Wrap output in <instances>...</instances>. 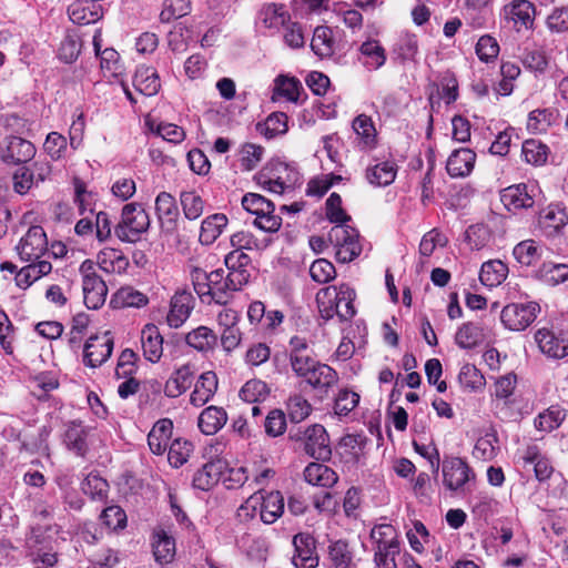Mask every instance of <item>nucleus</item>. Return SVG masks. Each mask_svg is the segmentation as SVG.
<instances>
[{
  "mask_svg": "<svg viewBox=\"0 0 568 568\" xmlns=\"http://www.w3.org/2000/svg\"><path fill=\"white\" fill-rule=\"evenodd\" d=\"M326 217L329 222L337 224H347L351 216L342 207V197L337 193H332L326 200Z\"/></svg>",
  "mask_w": 568,
  "mask_h": 568,
  "instance_id": "nucleus-60",
  "label": "nucleus"
},
{
  "mask_svg": "<svg viewBox=\"0 0 568 568\" xmlns=\"http://www.w3.org/2000/svg\"><path fill=\"white\" fill-rule=\"evenodd\" d=\"M301 89L302 84L295 78L278 75L274 82V92L286 98L291 102H296L298 100Z\"/></svg>",
  "mask_w": 568,
  "mask_h": 568,
  "instance_id": "nucleus-54",
  "label": "nucleus"
},
{
  "mask_svg": "<svg viewBox=\"0 0 568 568\" xmlns=\"http://www.w3.org/2000/svg\"><path fill=\"white\" fill-rule=\"evenodd\" d=\"M180 202L187 220H196L203 214L204 201L195 191L182 192Z\"/></svg>",
  "mask_w": 568,
  "mask_h": 568,
  "instance_id": "nucleus-46",
  "label": "nucleus"
},
{
  "mask_svg": "<svg viewBox=\"0 0 568 568\" xmlns=\"http://www.w3.org/2000/svg\"><path fill=\"white\" fill-rule=\"evenodd\" d=\"M305 480L314 486L332 487L338 479L337 474L327 465L311 463L304 469Z\"/></svg>",
  "mask_w": 568,
  "mask_h": 568,
  "instance_id": "nucleus-35",
  "label": "nucleus"
},
{
  "mask_svg": "<svg viewBox=\"0 0 568 568\" xmlns=\"http://www.w3.org/2000/svg\"><path fill=\"white\" fill-rule=\"evenodd\" d=\"M287 131V115L283 112H274L270 114L264 122L262 133L272 139L276 135L284 134Z\"/></svg>",
  "mask_w": 568,
  "mask_h": 568,
  "instance_id": "nucleus-63",
  "label": "nucleus"
},
{
  "mask_svg": "<svg viewBox=\"0 0 568 568\" xmlns=\"http://www.w3.org/2000/svg\"><path fill=\"white\" fill-rule=\"evenodd\" d=\"M557 113L549 109H537L529 113L527 128L532 133H544L556 121Z\"/></svg>",
  "mask_w": 568,
  "mask_h": 568,
  "instance_id": "nucleus-44",
  "label": "nucleus"
},
{
  "mask_svg": "<svg viewBox=\"0 0 568 568\" xmlns=\"http://www.w3.org/2000/svg\"><path fill=\"white\" fill-rule=\"evenodd\" d=\"M113 338L110 332L91 336L84 345V364L90 367L102 365L112 354Z\"/></svg>",
  "mask_w": 568,
  "mask_h": 568,
  "instance_id": "nucleus-13",
  "label": "nucleus"
},
{
  "mask_svg": "<svg viewBox=\"0 0 568 568\" xmlns=\"http://www.w3.org/2000/svg\"><path fill=\"white\" fill-rule=\"evenodd\" d=\"M67 447L78 456H84L88 450L87 432L77 423H71L64 434Z\"/></svg>",
  "mask_w": 568,
  "mask_h": 568,
  "instance_id": "nucleus-43",
  "label": "nucleus"
},
{
  "mask_svg": "<svg viewBox=\"0 0 568 568\" xmlns=\"http://www.w3.org/2000/svg\"><path fill=\"white\" fill-rule=\"evenodd\" d=\"M353 129L362 138L365 145H373L375 142L376 130L372 119L366 114H359L353 121Z\"/></svg>",
  "mask_w": 568,
  "mask_h": 568,
  "instance_id": "nucleus-62",
  "label": "nucleus"
},
{
  "mask_svg": "<svg viewBox=\"0 0 568 568\" xmlns=\"http://www.w3.org/2000/svg\"><path fill=\"white\" fill-rule=\"evenodd\" d=\"M480 335L479 327L469 322L459 327L456 333L455 341L462 348H471L478 344Z\"/></svg>",
  "mask_w": 568,
  "mask_h": 568,
  "instance_id": "nucleus-59",
  "label": "nucleus"
},
{
  "mask_svg": "<svg viewBox=\"0 0 568 568\" xmlns=\"http://www.w3.org/2000/svg\"><path fill=\"white\" fill-rule=\"evenodd\" d=\"M286 409L291 422L301 423L310 416L312 406L304 396L295 394L287 399Z\"/></svg>",
  "mask_w": 568,
  "mask_h": 568,
  "instance_id": "nucleus-49",
  "label": "nucleus"
},
{
  "mask_svg": "<svg viewBox=\"0 0 568 568\" xmlns=\"http://www.w3.org/2000/svg\"><path fill=\"white\" fill-rule=\"evenodd\" d=\"M191 0H165L164 8L160 13L162 22H171L172 20L184 17L190 11Z\"/></svg>",
  "mask_w": 568,
  "mask_h": 568,
  "instance_id": "nucleus-58",
  "label": "nucleus"
},
{
  "mask_svg": "<svg viewBox=\"0 0 568 568\" xmlns=\"http://www.w3.org/2000/svg\"><path fill=\"white\" fill-rule=\"evenodd\" d=\"M310 275L316 283L325 284L335 278L336 270L328 260L318 258L312 263L310 267Z\"/></svg>",
  "mask_w": 568,
  "mask_h": 568,
  "instance_id": "nucleus-56",
  "label": "nucleus"
},
{
  "mask_svg": "<svg viewBox=\"0 0 568 568\" xmlns=\"http://www.w3.org/2000/svg\"><path fill=\"white\" fill-rule=\"evenodd\" d=\"M242 206L256 217L253 224L260 230L273 233L280 230L282 217L274 214L275 205L257 193H247L242 199Z\"/></svg>",
  "mask_w": 568,
  "mask_h": 568,
  "instance_id": "nucleus-4",
  "label": "nucleus"
},
{
  "mask_svg": "<svg viewBox=\"0 0 568 568\" xmlns=\"http://www.w3.org/2000/svg\"><path fill=\"white\" fill-rule=\"evenodd\" d=\"M521 154L527 163L541 165L547 161V146L538 140H526L523 143Z\"/></svg>",
  "mask_w": 568,
  "mask_h": 568,
  "instance_id": "nucleus-50",
  "label": "nucleus"
},
{
  "mask_svg": "<svg viewBox=\"0 0 568 568\" xmlns=\"http://www.w3.org/2000/svg\"><path fill=\"white\" fill-rule=\"evenodd\" d=\"M356 293L348 284L331 285L321 288L316 302L323 318L331 320L337 315L342 321L351 320L356 311L354 301Z\"/></svg>",
  "mask_w": 568,
  "mask_h": 568,
  "instance_id": "nucleus-2",
  "label": "nucleus"
},
{
  "mask_svg": "<svg viewBox=\"0 0 568 568\" xmlns=\"http://www.w3.org/2000/svg\"><path fill=\"white\" fill-rule=\"evenodd\" d=\"M535 341L542 354L550 358H562L568 355V333L540 328L535 334Z\"/></svg>",
  "mask_w": 568,
  "mask_h": 568,
  "instance_id": "nucleus-12",
  "label": "nucleus"
},
{
  "mask_svg": "<svg viewBox=\"0 0 568 568\" xmlns=\"http://www.w3.org/2000/svg\"><path fill=\"white\" fill-rule=\"evenodd\" d=\"M524 462L525 465L532 466L535 476L539 481L548 479L554 473V468L550 462L532 449L527 450V454L524 457Z\"/></svg>",
  "mask_w": 568,
  "mask_h": 568,
  "instance_id": "nucleus-51",
  "label": "nucleus"
},
{
  "mask_svg": "<svg viewBox=\"0 0 568 568\" xmlns=\"http://www.w3.org/2000/svg\"><path fill=\"white\" fill-rule=\"evenodd\" d=\"M568 223V214L559 204L544 209L538 219V225L547 237L557 236Z\"/></svg>",
  "mask_w": 568,
  "mask_h": 568,
  "instance_id": "nucleus-17",
  "label": "nucleus"
},
{
  "mask_svg": "<svg viewBox=\"0 0 568 568\" xmlns=\"http://www.w3.org/2000/svg\"><path fill=\"white\" fill-rule=\"evenodd\" d=\"M133 85L136 91L146 97L155 95L161 88L156 70L151 67L138 68L133 77Z\"/></svg>",
  "mask_w": 568,
  "mask_h": 568,
  "instance_id": "nucleus-31",
  "label": "nucleus"
},
{
  "mask_svg": "<svg viewBox=\"0 0 568 568\" xmlns=\"http://www.w3.org/2000/svg\"><path fill=\"white\" fill-rule=\"evenodd\" d=\"M226 470V460L222 458L211 459L194 474L193 486L201 490H209L225 476Z\"/></svg>",
  "mask_w": 568,
  "mask_h": 568,
  "instance_id": "nucleus-16",
  "label": "nucleus"
},
{
  "mask_svg": "<svg viewBox=\"0 0 568 568\" xmlns=\"http://www.w3.org/2000/svg\"><path fill=\"white\" fill-rule=\"evenodd\" d=\"M155 212L160 220L166 217L170 221L178 214V205L173 195L168 192H161L155 199Z\"/></svg>",
  "mask_w": 568,
  "mask_h": 568,
  "instance_id": "nucleus-64",
  "label": "nucleus"
},
{
  "mask_svg": "<svg viewBox=\"0 0 568 568\" xmlns=\"http://www.w3.org/2000/svg\"><path fill=\"white\" fill-rule=\"evenodd\" d=\"M153 555L160 564L172 561L175 555L174 539L163 528H156L153 532Z\"/></svg>",
  "mask_w": 568,
  "mask_h": 568,
  "instance_id": "nucleus-36",
  "label": "nucleus"
},
{
  "mask_svg": "<svg viewBox=\"0 0 568 568\" xmlns=\"http://www.w3.org/2000/svg\"><path fill=\"white\" fill-rule=\"evenodd\" d=\"M328 557L331 560V568H356L353 560V554L349 550L347 542L337 540L329 545Z\"/></svg>",
  "mask_w": 568,
  "mask_h": 568,
  "instance_id": "nucleus-42",
  "label": "nucleus"
},
{
  "mask_svg": "<svg viewBox=\"0 0 568 568\" xmlns=\"http://www.w3.org/2000/svg\"><path fill=\"white\" fill-rule=\"evenodd\" d=\"M376 541L375 564L377 568H397L395 557L399 555V542L390 525H381L371 532Z\"/></svg>",
  "mask_w": 568,
  "mask_h": 568,
  "instance_id": "nucleus-6",
  "label": "nucleus"
},
{
  "mask_svg": "<svg viewBox=\"0 0 568 568\" xmlns=\"http://www.w3.org/2000/svg\"><path fill=\"white\" fill-rule=\"evenodd\" d=\"M69 18L77 24H90L102 18V7L94 0H78L68 7Z\"/></svg>",
  "mask_w": 568,
  "mask_h": 568,
  "instance_id": "nucleus-19",
  "label": "nucleus"
},
{
  "mask_svg": "<svg viewBox=\"0 0 568 568\" xmlns=\"http://www.w3.org/2000/svg\"><path fill=\"white\" fill-rule=\"evenodd\" d=\"M27 265L21 267L16 275V283L20 288H28L36 281L48 275L52 271L50 261L39 258L37 261H28Z\"/></svg>",
  "mask_w": 568,
  "mask_h": 568,
  "instance_id": "nucleus-22",
  "label": "nucleus"
},
{
  "mask_svg": "<svg viewBox=\"0 0 568 568\" xmlns=\"http://www.w3.org/2000/svg\"><path fill=\"white\" fill-rule=\"evenodd\" d=\"M149 227L150 217L148 212L140 204L129 203L123 206L121 222L114 231L121 241L134 243Z\"/></svg>",
  "mask_w": 568,
  "mask_h": 568,
  "instance_id": "nucleus-3",
  "label": "nucleus"
},
{
  "mask_svg": "<svg viewBox=\"0 0 568 568\" xmlns=\"http://www.w3.org/2000/svg\"><path fill=\"white\" fill-rule=\"evenodd\" d=\"M291 437L295 440H304V449L313 458L322 460L331 458L329 438L324 426L314 424L307 427L303 434L300 430L292 433Z\"/></svg>",
  "mask_w": 568,
  "mask_h": 568,
  "instance_id": "nucleus-8",
  "label": "nucleus"
},
{
  "mask_svg": "<svg viewBox=\"0 0 568 568\" xmlns=\"http://www.w3.org/2000/svg\"><path fill=\"white\" fill-rule=\"evenodd\" d=\"M21 262L37 261L48 252V239L42 226L32 225L14 247Z\"/></svg>",
  "mask_w": 568,
  "mask_h": 568,
  "instance_id": "nucleus-9",
  "label": "nucleus"
},
{
  "mask_svg": "<svg viewBox=\"0 0 568 568\" xmlns=\"http://www.w3.org/2000/svg\"><path fill=\"white\" fill-rule=\"evenodd\" d=\"M108 488L106 480L95 474H89L81 485L83 494L93 500H103L108 495Z\"/></svg>",
  "mask_w": 568,
  "mask_h": 568,
  "instance_id": "nucleus-52",
  "label": "nucleus"
},
{
  "mask_svg": "<svg viewBox=\"0 0 568 568\" xmlns=\"http://www.w3.org/2000/svg\"><path fill=\"white\" fill-rule=\"evenodd\" d=\"M231 245L234 250H243L253 251V250H263L267 246V242L264 240L256 239L248 231H239L231 235Z\"/></svg>",
  "mask_w": 568,
  "mask_h": 568,
  "instance_id": "nucleus-53",
  "label": "nucleus"
},
{
  "mask_svg": "<svg viewBox=\"0 0 568 568\" xmlns=\"http://www.w3.org/2000/svg\"><path fill=\"white\" fill-rule=\"evenodd\" d=\"M98 265L106 273L122 272L129 265L124 254L115 248L105 247L97 256Z\"/></svg>",
  "mask_w": 568,
  "mask_h": 568,
  "instance_id": "nucleus-38",
  "label": "nucleus"
},
{
  "mask_svg": "<svg viewBox=\"0 0 568 568\" xmlns=\"http://www.w3.org/2000/svg\"><path fill=\"white\" fill-rule=\"evenodd\" d=\"M535 6L528 0H514L501 10V14L508 22H513L517 31L521 28H532L535 20Z\"/></svg>",
  "mask_w": 568,
  "mask_h": 568,
  "instance_id": "nucleus-15",
  "label": "nucleus"
},
{
  "mask_svg": "<svg viewBox=\"0 0 568 568\" xmlns=\"http://www.w3.org/2000/svg\"><path fill=\"white\" fill-rule=\"evenodd\" d=\"M474 478V471L463 458L445 457L443 460V483L448 490L457 491Z\"/></svg>",
  "mask_w": 568,
  "mask_h": 568,
  "instance_id": "nucleus-11",
  "label": "nucleus"
},
{
  "mask_svg": "<svg viewBox=\"0 0 568 568\" xmlns=\"http://www.w3.org/2000/svg\"><path fill=\"white\" fill-rule=\"evenodd\" d=\"M508 274L507 265L500 260H491L481 265L479 280L488 287H495L501 284Z\"/></svg>",
  "mask_w": 568,
  "mask_h": 568,
  "instance_id": "nucleus-37",
  "label": "nucleus"
},
{
  "mask_svg": "<svg viewBox=\"0 0 568 568\" xmlns=\"http://www.w3.org/2000/svg\"><path fill=\"white\" fill-rule=\"evenodd\" d=\"M82 290L83 301L88 308L98 310L105 303L108 287L100 276L82 280Z\"/></svg>",
  "mask_w": 568,
  "mask_h": 568,
  "instance_id": "nucleus-27",
  "label": "nucleus"
},
{
  "mask_svg": "<svg viewBox=\"0 0 568 568\" xmlns=\"http://www.w3.org/2000/svg\"><path fill=\"white\" fill-rule=\"evenodd\" d=\"M193 303L194 298L190 292L175 293L171 298L170 311L166 316L169 326L174 328L182 326L193 310Z\"/></svg>",
  "mask_w": 568,
  "mask_h": 568,
  "instance_id": "nucleus-18",
  "label": "nucleus"
},
{
  "mask_svg": "<svg viewBox=\"0 0 568 568\" xmlns=\"http://www.w3.org/2000/svg\"><path fill=\"white\" fill-rule=\"evenodd\" d=\"M541 246L532 240L518 243L513 251L514 257L523 265L530 266L541 256Z\"/></svg>",
  "mask_w": 568,
  "mask_h": 568,
  "instance_id": "nucleus-45",
  "label": "nucleus"
},
{
  "mask_svg": "<svg viewBox=\"0 0 568 568\" xmlns=\"http://www.w3.org/2000/svg\"><path fill=\"white\" fill-rule=\"evenodd\" d=\"M273 171L274 170L268 171L267 169H264L258 172L254 179L263 189L275 194H282L287 185L285 181H283L282 178Z\"/></svg>",
  "mask_w": 568,
  "mask_h": 568,
  "instance_id": "nucleus-57",
  "label": "nucleus"
},
{
  "mask_svg": "<svg viewBox=\"0 0 568 568\" xmlns=\"http://www.w3.org/2000/svg\"><path fill=\"white\" fill-rule=\"evenodd\" d=\"M358 61L367 70H378L386 62V52L379 41L369 39L363 42L359 48Z\"/></svg>",
  "mask_w": 568,
  "mask_h": 568,
  "instance_id": "nucleus-26",
  "label": "nucleus"
},
{
  "mask_svg": "<svg viewBox=\"0 0 568 568\" xmlns=\"http://www.w3.org/2000/svg\"><path fill=\"white\" fill-rule=\"evenodd\" d=\"M328 241L335 247L336 260L341 263H349L362 253L359 234L348 224L334 225L328 232Z\"/></svg>",
  "mask_w": 568,
  "mask_h": 568,
  "instance_id": "nucleus-5",
  "label": "nucleus"
},
{
  "mask_svg": "<svg viewBox=\"0 0 568 568\" xmlns=\"http://www.w3.org/2000/svg\"><path fill=\"white\" fill-rule=\"evenodd\" d=\"M185 342L197 352L206 354L215 349L217 336L207 326H199L186 334Z\"/></svg>",
  "mask_w": 568,
  "mask_h": 568,
  "instance_id": "nucleus-32",
  "label": "nucleus"
},
{
  "mask_svg": "<svg viewBox=\"0 0 568 568\" xmlns=\"http://www.w3.org/2000/svg\"><path fill=\"white\" fill-rule=\"evenodd\" d=\"M193 452V444L186 439L175 438L169 446L168 460L173 467H180L187 462Z\"/></svg>",
  "mask_w": 568,
  "mask_h": 568,
  "instance_id": "nucleus-47",
  "label": "nucleus"
},
{
  "mask_svg": "<svg viewBox=\"0 0 568 568\" xmlns=\"http://www.w3.org/2000/svg\"><path fill=\"white\" fill-rule=\"evenodd\" d=\"M195 371L191 364H184L173 371L164 385L166 397L176 398L182 395L193 382Z\"/></svg>",
  "mask_w": 568,
  "mask_h": 568,
  "instance_id": "nucleus-20",
  "label": "nucleus"
},
{
  "mask_svg": "<svg viewBox=\"0 0 568 568\" xmlns=\"http://www.w3.org/2000/svg\"><path fill=\"white\" fill-rule=\"evenodd\" d=\"M227 422V413L223 407L209 406L199 416L197 426L205 435L216 434Z\"/></svg>",
  "mask_w": 568,
  "mask_h": 568,
  "instance_id": "nucleus-29",
  "label": "nucleus"
},
{
  "mask_svg": "<svg viewBox=\"0 0 568 568\" xmlns=\"http://www.w3.org/2000/svg\"><path fill=\"white\" fill-rule=\"evenodd\" d=\"M336 41L333 30L327 26H318L315 28L311 41L313 52L322 58H331L336 51Z\"/></svg>",
  "mask_w": 568,
  "mask_h": 568,
  "instance_id": "nucleus-30",
  "label": "nucleus"
},
{
  "mask_svg": "<svg viewBox=\"0 0 568 568\" xmlns=\"http://www.w3.org/2000/svg\"><path fill=\"white\" fill-rule=\"evenodd\" d=\"M36 146L28 140L8 135L0 142V160L6 164L18 165L31 161Z\"/></svg>",
  "mask_w": 568,
  "mask_h": 568,
  "instance_id": "nucleus-10",
  "label": "nucleus"
},
{
  "mask_svg": "<svg viewBox=\"0 0 568 568\" xmlns=\"http://www.w3.org/2000/svg\"><path fill=\"white\" fill-rule=\"evenodd\" d=\"M501 201L508 210L529 209L535 200L528 193L526 184H517L506 187L501 193Z\"/></svg>",
  "mask_w": 568,
  "mask_h": 568,
  "instance_id": "nucleus-33",
  "label": "nucleus"
},
{
  "mask_svg": "<svg viewBox=\"0 0 568 568\" xmlns=\"http://www.w3.org/2000/svg\"><path fill=\"white\" fill-rule=\"evenodd\" d=\"M535 276L545 284L555 286L568 281V265L552 262L542 263Z\"/></svg>",
  "mask_w": 568,
  "mask_h": 568,
  "instance_id": "nucleus-40",
  "label": "nucleus"
},
{
  "mask_svg": "<svg viewBox=\"0 0 568 568\" xmlns=\"http://www.w3.org/2000/svg\"><path fill=\"white\" fill-rule=\"evenodd\" d=\"M210 293L206 295V303L215 302L225 305L235 292L229 282L225 270L217 268L211 272Z\"/></svg>",
  "mask_w": 568,
  "mask_h": 568,
  "instance_id": "nucleus-23",
  "label": "nucleus"
},
{
  "mask_svg": "<svg viewBox=\"0 0 568 568\" xmlns=\"http://www.w3.org/2000/svg\"><path fill=\"white\" fill-rule=\"evenodd\" d=\"M539 312L540 306L536 302L510 303L501 310L500 320L509 331L520 332L536 320Z\"/></svg>",
  "mask_w": 568,
  "mask_h": 568,
  "instance_id": "nucleus-7",
  "label": "nucleus"
},
{
  "mask_svg": "<svg viewBox=\"0 0 568 568\" xmlns=\"http://www.w3.org/2000/svg\"><path fill=\"white\" fill-rule=\"evenodd\" d=\"M476 161V153L467 148L455 150L446 163L447 173L452 178H465L470 174Z\"/></svg>",
  "mask_w": 568,
  "mask_h": 568,
  "instance_id": "nucleus-21",
  "label": "nucleus"
},
{
  "mask_svg": "<svg viewBox=\"0 0 568 568\" xmlns=\"http://www.w3.org/2000/svg\"><path fill=\"white\" fill-rule=\"evenodd\" d=\"M293 374L314 390L327 394L338 382V374L316 359L315 354L288 357Z\"/></svg>",
  "mask_w": 568,
  "mask_h": 568,
  "instance_id": "nucleus-1",
  "label": "nucleus"
},
{
  "mask_svg": "<svg viewBox=\"0 0 568 568\" xmlns=\"http://www.w3.org/2000/svg\"><path fill=\"white\" fill-rule=\"evenodd\" d=\"M172 429L173 423L169 418H162L154 424L148 435V444L153 454L162 455L166 450Z\"/></svg>",
  "mask_w": 568,
  "mask_h": 568,
  "instance_id": "nucleus-28",
  "label": "nucleus"
},
{
  "mask_svg": "<svg viewBox=\"0 0 568 568\" xmlns=\"http://www.w3.org/2000/svg\"><path fill=\"white\" fill-rule=\"evenodd\" d=\"M261 519L265 524H273L284 511V498L280 491H271L262 497Z\"/></svg>",
  "mask_w": 568,
  "mask_h": 568,
  "instance_id": "nucleus-41",
  "label": "nucleus"
},
{
  "mask_svg": "<svg viewBox=\"0 0 568 568\" xmlns=\"http://www.w3.org/2000/svg\"><path fill=\"white\" fill-rule=\"evenodd\" d=\"M294 555L292 562L295 568H316L318 566V555L316 552V541L310 534H297L293 537Z\"/></svg>",
  "mask_w": 568,
  "mask_h": 568,
  "instance_id": "nucleus-14",
  "label": "nucleus"
},
{
  "mask_svg": "<svg viewBox=\"0 0 568 568\" xmlns=\"http://www.w3.org/2000/svg\"><path fill=\"white\" fill-rule=\"evenodd\" d=\"M497 436L494 433H487L485 436L477 439L473 455L481 460H491L497 452Z\"/></svg>",
  "mask_w": 568,
  "mask_h": 568,
  "instance_id": "nucleus-55",
  "label": "nucleus"
},
{
  "mask_svg": "<svg viewBox=\"0 0 568 568\" xmlns=\"http://www.w3.org/2000/svg\"><path fill=\"white\" fill-rule=\"evenodd\" d=\"M146 123L152 132L156 133L169 142L178 144L181 143L185 138L184 130L176 124L159 123L158 125H154L151 121H148Z\"/></svg>",
  "mask_w": 568,
  "mask_h": 568,
  "instance_id": "nucleus-61",
  "label": "nucleus"
},
{
  "mask_svg": "<svg viewBox=\"0 0 568 568\" xmlns=\"http://www.w3.org/2000/svg\"><path fill=\"white\" fill-rule=\"evenodd\" d=\"M219 381L216 374L212 371L200 375L194 390L190 395V403L195 407L205 405L215 394Z\"/></svg>",
  "mask_w": 568,
  "mask_h": 568,
  "instance_id": "nucleus-24",
  "label": "nucleus"
},
{
  "mask_svg": "<svg viewBox=\"0 0 568 568\" xmlns=\"http://www.w3.org/2000/svg\"><path fill=\"white\" fill-rule=\"evenodd\" d=\"M396 178V166L393 162H381L366 169V180L374 186H387Z\"/></svg>",
  "mask_w": 568,
  "mask_h": 568,
  "instance_id": "nucleus-39",
  "label": "nucleus"
},
{
  "mask_svg": "<svg viewBox=\"0 0 568 568\" xmlns=\"http://www.w3.org/2000/svg\"><path fill=\"white\" fill-rule=\"evenodd\" d=\"M270 393L267 384L261 379L247 381L240 390V397L250 404L264 400Z\"/></svg>",
  "mask_w": 568,
  "mask_h": 568,
  "instance_id": "nucleus-48",
  "label": "nucleus"
},
{
  "mask_svg": "<svg viewBox=\"0 0 568 568\" xmlns=\"http://www.w3.org/2000/svg\"><path fill=\"white\" fill-rule=\"evenodd\" d=\"M227 217L222 213H215L202 221L199 240L202 244L211 245L227 226Z\"/></svg>",
  "mask_w": 568,
  "mask_h": 568,
  "instance_id": "nucleus-34",
  "label": "nucleus"
},
{
  "mask_svg": "<svg viewBox=\"0 0 568 568\" xmlns=\"http://www.w3.org/2000/svg\"><path fill=\"white\" fill-rule=\"evenodd\" d=\"M143 356L151 363H158L163 354V337L155 325H146L141 332Z\"/></svg>",
  "mask_w": 568,
  "mask_h": 568,
  "instance_id": "nucleus-25",
  "label": "nucleus"
}]
</instances>
